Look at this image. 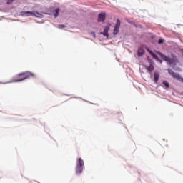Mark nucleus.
<instances>
[{
  "mask_svg": "<svg viewBox=\"0 0 183 183\" xmlns=\"http://www.w3.org/2000/svg\"><path fill=\"white\" fill-rule=\"evenodd\" d=\"M35 74L31 71L21 72L16 76L14 82H22V81H25V79H29V78H35Z\"/></svg>",
  "mask_w": 183,
  "mask_h": 183,
  "instance_id": "obj_1",
  "label": "nucleus"
},
{
  "mask_svg": "<svg viewBox=\"0 0 183 183\" xmlns=\"http://www.w3.org/2000/svg\"><path fill=\"white\" fill-rule=\"evenodd\" d=\"M157 54L163 59V61H165L166 62H168L169 65H177L179 63V61H178V59L176 57H173L172 59L164 55L161 52H157Z\"/></svg>",
  "mask_w": 183,
  "mask_h": 183,
  "instance_id": "obj_2",
  "label": "nucleus"
},
{
  "mask_svg": "<svg viewBox=\"0 0 183 183\" xmlns=\"http://www.w3.org/2000/svg\"><path fill=\"white\" fill-rule=\"evenodd\" d=\"M85 165V163L84 162V160H82L81 158H79L77 159L76 167V173L78 174H82V172L84 171V166Z\"/></svg>",
  "mask_w": 183,
  "mask_h": 183,
  "instance_id": "obj_3",
  "label": "nucleus"
},
{
  "mask_svg": "<svg viewBox=\"0 0 183 183\" xmlns=\"http://www.w3.org/2000/svg\"><path fill=\"white\" fill-rule=\"evenodd\" d=\"M147 61L149 65H145L144 68L147 69V71H148V72L151 73L154 71V69H155V62H154V61H152V59H149V57H147Z\"/></svg>",
  "mask_w": 183,
  "mask_h": 183,
  "instance_id": "obj_4",
  "label": "nucleus"
},
{
  "mask_svg": "<svg viewBox=\"0 0 183 183\" xmlns=\"http://www.w3.org/2000/svg\"><path fill=\"white\" fill-rule=\"evenodd\" d=\"M169 75H171V76H172V78H174V79H177V81H180V82L183 83V78L181 77V75H179L177 73L174 72V71H172L170 69H167Z\"/></svg>",
  "mask_w": 183,
  "mask_h": 183,
  "instance_id": "obj_5",
  "label": "nucleus"
},
{
  "mask_svg": "<svg viewBox=\"0 0 183 183\" xmlns=\"http://www.w3.org/2000/svg\"><path fill=\"white\" fill-rule=\"evenodd\" d=\"M119 28H121V21L119 20V19H117L114 26V29L113 30V35H118V34L119 33Z\"/></svg>",
  "mask_w": 183,
  "mask_h": 183,
  "instance_id": "obj_6",
  "label": "nucleus"
},
{
  "mask_svg": "<svg viewBox=\"0 0 183 183\" xmlns=\"http://www.w3.org/2000/svg\"><path fill=\"white\" fill-rule=\"evenodd\" d=\"M111 29V24H107V25L105 26L104 32H101L100 34L101 35H104V36H107V38H108L109 36V31Z\"/></svg>",
  "mask_w": 183,
  "mask_h": 183,
  "instance_id": "obj_7",
  "label": "nucleus"
},
{
  "mask_svg": "<svg viewBox=\"0 0 183 183\" xmlns=\"http://www.w3.org/2000/svg\"><path fill=\"white\" fill-rule=\"evenodd\" d=\"M105 18H107V14L105 12H102L98 15V22H104L105 21Z\"/></svg>",
  "mask_w": 183,
  "mask_h": 183,
  "instance_id": "obj_8",
  "label": "nucleus"
},
{
  "mask_svg": "<svg viewBox=\"0 0 183 183\" xmlns=\"http://www.w3.org/2000/svg\"><path fill=\"white\" fill-rule=\"evenodd\" d=\"M23 16H35V13L31 12V11H23L22 13Z\"/></svg>",
  "mask_w": 183,
  "mask_h": 183,
  "instance_id": "obj_9",
  "label": "nucleus"
},
{
  "mask_svg": "<svg viewBox=\"0 0 183 183\" xmlns=\"http://www.w3.org/2000/svg\"><path fill=\"white\" fill-rule=\"evenodd\" d=\"M159 73H158L157 71H154V82L155 84H157L158 82V80L159 79Z\"/></svg>",
  "mask_w": 183,
  "mask_h": 183,
  "instance_id": "obj_10",
  "label": "nucleus"
},
{
  "mask_svg": "<svg viewBox=\"0 0 183 183\" xmlns=\"http://www.w3.org/2000/svg\"><path fill=\"white\" fill-rule=\"evenodd\" d=\"M144 54L145 51L144 50V49H142V47H140L137 51L138 56H142V55H144Z\"/></svg>",
  "mask_w": 183,
  "mask_h": 183,
  "instance_id": "obj_11",
  "label": "nucleus"
},
{
  "mask_svg": "<svg viewBox=\"0 0 183 183\" xmlns=\"http://www.w3.org/2000/svg\"><path fill=\"white\" fill-rule=\"evenodd\" d=\"M147 51L149 52V54H150V55L152 56V58H154V59H157V54H155V53H154L152 51H151L148 47H146Z\"/></svg>",
  "mask_w": 183,
  "mask_h": 183,
  "instance_id": "obj_12",
  "label": "nucleus"
},
{
  "mask_svg": "<svg viewBox=\"0 0 183 183\" xmlns=\"http://www.w3.org/2000/svg\"><path fill=\"white\" fill-rule=\"evenodd\" d=\"M53 14L54 16V18H57L58 16L59 15V8L56 9L54 11H53Z\"/></svg>",
  "mask_w": 183,
  "mask_h": 183,
  "instance_id": "obj_13",
  "label": "nucleus"
},
{
  "mask_svg": "<svg viewBox=\"0 0 183 183\" xmlns=\"http://www.w3.org/2000/svg\"><path fill=\"white\" fill-rule=\"evenodd\" d=\"M163 85H164L165 88H169V83L167 82L166 81H164L162 82Z\"/></svg>",
  "mask_w": 183,
  "mask_h": 183,
  "instance_id": "obj_14",
  "label": "nucleus"
},
{
  "mask_svg": "<svg viewBox=\"0 0 183 183\" xmlns=\"http://www.w3.org/2000/svg\"><path fill=\"white\" fill-rule=\"evenodd\" d=\"M164 40L162 38L159 39L158 41V44H164Z\"/></svg>",
  "mask_w": 183,
  "mask_h": 183,
  "instance_id": "obj_15",
  "label": "nucleus"
},
{
  "mask_svg": "<svg viewBox=\"0 0 183 183\" xmlns=\"http://www.w3.org/2000/svg\"><path fill=\"white\" fill-rule=\"evenodd\" d=\"M12 2H14V0H7L8 5H11V4H12Z\"/></svg>",
  "mask_w": 183,
  "mask_h": 183,
  "instance_id": "obj_16",
  "label": "nucleus"
},
{
  "mask_svg": "<svg viewBox=\"0 0 183 183\" xmlns=\"http://www.w3.org/2000/svg\"><path fill=\"white\" fill-rule=\"evenodd\" d=\"M59 28H65V26H64V25H59Z\"/></svg>",
  "mask_w": 183,
  "mask_h": 183,
  "instance_id": "obj_17",
  "label": "nucleus"
},
{
  "mask_svg": "<svg viewBox=\"0 0 183 183\" xmlns=\"http://www.w3.org/2000/svg\"><path fill=\"white\" fill-rule=\"evenodd\" d=\"M94 36H95V34H94Z\"/></svg>",
  "mask_w": 183,
  "mask_h": 183,
  "instance_id": "obj_18",
  "label": "nucleus"
}]
</instances>
